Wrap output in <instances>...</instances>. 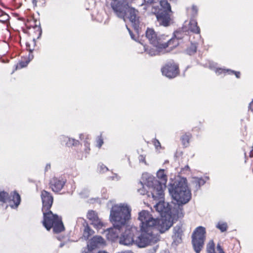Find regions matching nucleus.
<instances>
[{"mask_svg": "<svg viewBox=\"0 0 253 253\" xmlns=\"http://www.w3.org/2000/svg\"><path fill=\"white\" fill-rule=\"evenodd\" d=\"M197 44L196 43L191 42L190 45L185 50L186 53L188 55L194 54L197 50Z\"/></svg>", "mask_w": 253, "mask_h": 253, "instance_id": "25", "label": "nucleus"}, {"mask_svg": "<svg viewBox=\"0 0 253 253\" xmlns=\"http://www.w3.org/2000/svg\"><path fill=\"white\" fill-rule=\"evenodd\" d=\"M79 144V141L73 138H70L66 142V146L71 147L72 146H77Z\"/></svg>", "mask_w": 253, "mask_h": 253, "instance_id": "32", "label": "nucleus"}, {"mask_svg": "<svg viewBox=\"0 0 253 253\" xmlns=\"http://www.w3.org/2000/svg\"><path fill=\"white\" fill-rule=\"evenodd\" d=\"M189 29L190 30V31L196 34L200 33V28L198 26L197 22L195 19H191L189 22Z\"/></svg>", "mask_w": 253, "mask_h": 253, "instance_id": "22", "label": "nucleus"}, {"mask_svg": "<svg viewBox=\"0 0 253 253\" xmlns=\"http://www.w3.org/2000/svg\"><path fill=\"white\" fill-rule=\"evenodd\" d=\"M82 253H92L91 251H89V250H84L83 251ZM97 253H107L105 251H99Z\"/></svg>", "mask_w": 253, "mask_h": 253, "instance_id": "40", "label": "nucleus"}, {"mask_svg": "<svg viewBox=\"0 0 253 253\" xmlns=\"http://www.w3.org/2000/svg\"><path fill=\"white\" fill-rule=\"evenodd\" d=\"M41 198L42 202V212L50 211L53 200L50 193L45 190L42 191L41 193Z\"/></svg>", "mask_w": 253, "mask_h": 253, "instance_id": "14", "label": "nucleus"}, {"mask_svg": "<svg viewBox=\"0 0 253 253\" xmlns=\"http://www.w3.org/2000/svg\"><path fill=\"white\" fill-rule=\"evenodd\" d=\"M98 169L100 173H104L109 170L108 168L103 164H98Z\"/></svg>", "mask_w": 253, "mask_h": 253, "instance_id": "34", "label": "nucleus"}, {"mask_svg": "<svg viewBox=\"0 0 253 253\" xmlns=\"http://www.w3.org/2000/svg\"><path fill=\"white\" fill-rule=\"evenodd\" d=\"M146 37L150 43L153 46L159 45H167V42L169 39H167L168 36L165 35L158 36L153 29H147L146 31Z\"/></svg>", "mask_w": 253, "mask_h": 253, "instance_id": "9", "label": "nucleus"}, {"mask_svg": "<svg viewBox=\"0 0 253 253\" xmlns=\"http://www.w3.org/2000/svg\"><path fill=\"white\" fill-rule=\"evenodd\" d=\"M137 233L138 230L136 227L127 226L125 232L120 238V243L125 246H129L134 243L139 247L136 243V241L139 236L137 237L135 240H134V236L137 234Z\"/></svg>", "mask_w": 253, "mask_h": 253, "instance_id": "8", "label": "nucleus"}, {"mask_svg": "<svg viewBox=\"0 0 253 253\" xmlns=\"http://www.w3.org/2000/svg\"><path fill=\"white\" fill-rule=\"evenodd\" d=\"M145 4H141V6L143 7V9L145 10H147L148 7L150 6V4L152 3H156L157 1H159V0H143Z\"/></svg>", "mask_w": 253, "mask_h": 253, "instance_id": "30", "label": "nucleus"}, {"mask_svg": "<svg viewBox=\"0 0 253 253\" xmlns=\"http://www.w3.org/2000/svg\"><path fill=\"white\" fill-rule=\"evenodd\" d=\"M182 233V230L180 225H177L173 228V234L175 237H180Z\"/></svg>", "mask_w": 253, "mask_h": 253, "instance_id": "28", "label": "nucleus"}, {"mask_svg": "<svg viewBox=\"0 0 253 253\" xmlns=\"http://www.w3.org/2000/svg\"><path fill=\"white\" fill-rule=\"evenodd\" d=\"M39 29L40 30V32L41 33L42 32V30H41V28L40 27H39Z\"/></svg>", "mask_w": 253, "mask_h": 253, "instance_id": "51", "label": "nucleus"}, {"mask_svg": "<svg viewBox=\"0 0 253 253\" xmlns=\"http://www.w3.org/2000/svg\"><path fill=\"white\" fill-rule=\"evenodd\" d=\"M50 168V164H47L46 167H45V170H47Z\"/></svg>", "mask_w": 253, "mask_h": 253, "instance_id": "45", "label": "nucleus"}, {"mask_svg": "<svg viewBox=\"0 0 253 253\" xmlns=\"http://www.w3.org/2000/svg\"><path fill=\"white\" fill-rule=\"evenodd\" d=\"M215 227L218 229L221 232L226 231L228 228L227 223L223 221H218L215 225Z\"/></svg>", "mask_w": 253, "mask_h": 253, "instance_id": "27", "label": "nucleus"}, {"mask_svg": "<svg viewBox=\"0 0 253 253\" xmlns=\"http://www.w3.org/2000/svg\"><path fill=\"white\" fill-rule=\"evenodd\" d=\"M217 250L218 251V253H221L222 252H224L219 244H218L217 246Z\"/></svg>", "mask_w": 253, "mask_h": 253, "instance_id": "43", "label": "nucleus"}, {"mask_svg": "<svg viewBox=\"0 0 253 253\" xmlns=\"http://www.w3.org/2000/svg\"><path fill=\"white\" fill-rule=\"evenodd\" d=\"M206 229L199 226L194 231L192 236V244L196 253H200L203 248L206 239Z\"/></svg>", "mask_w": 253, "mask_h": 253, "instance_id": "7", "label": "nucleus"}, {"mask_svg": "<svg viewBox=\"0 0 253 253\" xmlns=\"http://www.w3.org/2000/svg\"><path fill=\"white\" fill-rule=\"evenodd\" d=\"M184 169H189V166H186L185 167V168H184Z\"/></svg>", "mask_w": 253, "mask_h": 253, "instance_id": "49", "label": "nucleus"}, {"mask_svg": "<svg viewBox=\"0 0 253 253\" xmlns=\"http://www.w3.org/2000/svg\"><path fill=\"white\" fill-rule=\"evenodd\" d=\"M131 209L125 204L116 205L112 207L110 211V219L113 227L105 231L108 240L114 241L119 236L121 230L125 227L130 217Z\"/></svg>", "mask_w": 253, "mask_h": 253, "instance_id": "3", "label": "nucleus"}, {"mask_svg": "<svg viewBox=\"0 0 253 253\" xmlns=\"http://www.w3.org/2000/svg\"><path fill=\"white\" fill-rule=\"evenodd\" d=\"M26 46L27 48L29 46V44L28 43H26Z\"/></svg>", "mask_w": 253, "mask_h": 253, "instance_id": "50", "label": "nucleus"}, {"mask_svg": "<svg viewBox=\"0 0 253 253\" xmlns=\"http://www.w3.org/2000/svg\"><path fill=\"white\" fill-rule=\"evenodd\" d=\"M153 142L156 149L161 148V144L158 140L155 139Z\"/></svg>", "mask_w": 253, "mask_h": 253, "instance_id": "39", "label": "nucleus"}, {"mask_svg": "<svg viewBox=\"0 0 253 253\" xmlns=\"http://www.w3.org/2000/svg\"><path fill=\"white\" fill-rule=\"evenodd\" d=\"M127 30H128V31L129 32V34L130 35V37H131V39H133V40H136L135 38H134V36L132 34V32L130 30V29L127 28Z\"/></svg>", "mask_w": 253, "mask_h": 253, "instance_id": "44", "label": "nucleus"}, {"mask_svg": "<svg viewBox=\"0 0 253 253\" xmlns=\"http://www.w3.org/2000/svg\"><path fill=\"white\" fill-rule=\"evenodd\" d=\"M76 223L77 225L80 226L81 228H82L83 226L87 224L86 220L82 217H78Z\"/></svg>", "mask_w": 253, "mask_h": 253, "instance_id": "33", "label": "nucleus"}, {"mask_svg": "<svg viewBox=\"0 0 253 253\" xmlns=\"http://www.w3.org/2000/svg\"><path fill=\"white\" fill-rule=\"evenodd\" d=\"M66 180L62 178H53L50 182V186L54 192H58L63 188L65 184Z\"/></svg>", "mask_w": 253, "mask_h": 253, "instance_id": "16", "label": "nucleus"}, {"mask_svg": "<svg viewBox=\"0 0 253 253\" xmlns=\"http://www.w3.org/2000/svg\"><path fill=\"white\" fill-rule=\"evenodd\" d=\"M191 134L190 133H185L181 137V141L182 144L185 147H187L189 144V141L191 138Z\"/></svg>", "mask_w": 253, "mask_h": 253, "instance_id": "29", "label": "nucleus"}, {"mask_svg": "<svg viewBox=\"0 0 253 253\" xmlns=\"http://www.w3.org/2000/svg\"><path fill=\"white\" fill-rule=\"evenodd\" d=\"M111 7L115 14L125 22L128 19L134 29L137 31L140 23L138 11L129 7L126 0H112Z\"/></svg>", "mask_w": 253, "mask_h": 253, "instance_id": "4", "label": "nucleus"}, {"mask_svg": "<svg viewBox=\"0 0 253 253\" xmlns=\"http://www.w3.org/2000/svg\"><path fill=\"white\" fill-rule=\"evenodd\" d=\"M43 225L47 230L53 228L54 232L58 233L64 230V227L60 217L53 214L50 211L43 212Z\"/></svg>", "mask_w": 253, "mask_h": 253, "instance_id": "6", "label": "nucleus"}, {"mask_svg": "<svg viewBox=\"0 0 253 253\" xmlns=\"http://www.w3.org/2000/svg\"><path fill=\"white\" fill-rule=\"evenodd\" d=\"M89 191L88 189H84L80 193V194L82 197L86 198L89 196Z\"/></svg>", "mask_w": 253, "mask_h": 253, "instance_id": "35", "label": "nucleus"}, {"mask_svg": "<svg viewBox=\"0 0 253 253\" xmlns=\"http://www.w3.org/2000/svg\"><path fill=\"white\" fill-rule=\"evenodd\" d=\"M173 41V39H169L167 42V45L163 46V45H159V46H153V47L147 49L145 45L142 44H140L139 45L142 47L143 50L139 51V52L142 53L143 51H146L150 56H156L164 54L166 52V48L169 47V45H170Z\"/></svg>", "mask_w": 253, "mask_h": 253, "instance_id": "12", "label": "nucleus"}, {"mask_svg": "<svg viewBox=\"0 0 253 253\" xmlns=\"http://www.w3.org/2000/svg\"><path fill=\"white\" fill-rule=\"evenodd\" d=\"M215 73L217 75H220L222 73L225 74L226 73H228V74H234L237 78H240V73L239 72H236L234 70H231L230 69L225 70V69H222V68L216 69L215 70Z\"/></svg>", "mask_w": 253, "mask_h": 253, "instance_id": "21", "label": "nucleus"}, {"mask_svg": "<svg viewBox=\"0 0 253 253\" xmlns=\"http://www.w3.org/2000/svg\"><path fill=\"white\" fill-rule=\"evenodd\" d=\"M20 201V196L16 192L11 193L10 195L4 191L0 192V202L8 203L12 208H17Z\"/></svg>", "mask_w": 253, "mask_h": 253, "instance_id": "10", "label": "nucleus"}, {"mask_svg": "<svg viewBox=\"0 0 253 253\" xmlns=\"http://www.w3.org/2000/svg\"><path fill=\"white\" fill-rule=\"evenodd\" d=\"M206 180L202 177H193L192 184L195 190L197 191L206 183Z\"/></svg>", "mask_w": 253, "mask_h": 253, "instance_id": "20", "label": "nucleus"}, {"mask_svg": "<svg viewBox=\"0 0 253 253\" xmlns=\"http://www.w3.org/2000/svg\"><path fill=\"white\" fill-rule=\"evenodd\" d=\"M111 178L112 180H118L120 179V178L117 174H114V175Z\"/></svg>", "mask_w": 253, "mask_h": 253, "instance_id": "42", "label": "nucleus"}, {"mask_svg": "<svg viewBox=\"0 0 253 253\" xmlns=\"http://www.w3.org/2000/svg\"><path fill=\"white\" fill-rule=\"evenodd\" d=\"M70 137H68V136H66L65 135H61L60 137V140L61 142L65 143V144L66 145V142L69 139Z\"/></svg>", "mask_w": 253, "mask_h": 253, "instance_id": "38", "label": "nucleus"}, {"mask_svg": "<svg viewBox=\"0 0 253 253\" xmlns=\"http://www.w3.org/2000/svg\"><path fill=\"white\" fill-rule=\"evenodd\" d=\"M169 13V12H167V11L159 10L155 14L159 25L165 27L169 25L170 20Z\"/></svg>", "mask_w": 253, "mask_h": 253, "instance_id": "15", "label": "nucleus"}, {"mask_svg": "<svg viewBox=\"0 0 253 253\" xmlns=\"http://www.w3.org/2000/svg\"><path fill=\"white\" fill-rule=\"evenodd\" d=\"M96 142H97V146L99 148H100L103 144V140L101 135L97 137Z\"/></svg>", "mask_w": 253, "mask_h": 253, "instance_id": "36", "label": "nucleus"}, {"mask_svg": "<svg viewBox=\"0 0 253 253\" xmlns=\"http://www.w3.org/2000/svg\"><path fill=\"white\" fill-rule=\"evenodd\" d=\"M170 217L155 218L147 211L143 210L139 212L138 219L140 221L141 234L136 241L139 247L144 248L156 243L159 237L154 233V231L157 230L161 233L167 231L172 225Z\"/></svg>", "mask_w": 253, "mask_h": 253, "instance_id": "1", "label": "nucleus"}, {"mask_svg": "<svg viewBox=\"0 0 253 253\" xmlns=\"http://www.w3.org/2000/svg\"><path fill=\"white\" fill-rule=\"evenodd\" d=\"M192 10L193 11V15H196L198 12V8L196 6L193 5L192 7Z\"/></svg>", "mask_w": 253, "mask_h": 253, "instance_id": "41", "label": "nucleus"}, {"mask_svg": "<svg viewBox=\"0 0 253 253\" xmlns=\"http://www.w3.org/2000/svg\"><path fill=\"white\" fill-rule=\"evenodd\" d=\"M84 152L85 153V157H86V155L88 154L90 151L89 148V144L87 143V142H85L84 143Z\"/></svg>", "mask_w": 253, "mask_h": 253, "instance_id": "37", "label": "nucleus"}, {"mask_svg": "<svg viewBox=\"0 0 253 253\" xmlns=\"http://www.w3.org/2000/svg\"><path fill=\"white\" fill-rule=\"evenodd\" d=\"M161 8L159 10L167 11L171 12V7L169 3L166 0H162L160 1Z\"/></svg>", "mask_w": 253, "mask_h": 253, "instance_id": "24", "label": "nucleus"}, {"mask_svg": "<svg viewBox=\"0 0 253 253\" xmlns=\"http://www.w3.org/2000/svg\"><path fill=\"white\" fill-rule=\"evenodd\" d=\"M157 180L148 173H143L142 176L143 181L139 184L142 188L138 189L141 195L147 194L148 197L152 196L154 199L162 198L164 195V189L166 188L167 176L164 169H160L157 173Z\"/></svg>", "mask_w": 253, "mask_h": 253, "instance_id": "2", "label": "nucleus"}, {"mask_svg": "<svg viewBox=\"0 0 253 253\" xmlns=\"http://www.w3.org/2000/svg\"><path fill=\"white\" fill-rule=\"evenodd\" d=\"M140 157V159H139L140 161H142V162H144L145 161H144V159L143 158V156H141Z\"/></svg>", "mask_w": 253, "mask_h": 253, "instance_id": "47", "label": "nucleus"}, {"mask_svg": "<svg viewBox=\"0 0 253 253\" xmlns=\"http://www.w3.org/2000/svg\"><path fill=\"white\" fill-rule=\"evenodd\" d=\"M87 218L91 222L92 224L96 228H100L103 226V223L99 218L97 213L93 211H89L87 214Z\"/></svg>", "mask_w": 253, "mask_h": 253, "instance_id": "19", "label": "nucleus"}, {"mask_svg": "<svg viewBox=\"0 0 253 253\" xmlns=\"http://www.w3.org/2000/svg\"><path fill=\"white\" fill-rule=\"evenodd\" d=\"M104 244L105 241L102 237L101 236H95L90 240L89 244L87 245V248L84 249V250H89V251L92 252L93 250Z\"/></svg>", "mask_w": 253, "mask_h": 253, "instance_id": "18", "label": "nucleus"}, {"mask_svg": "<svg viewBox=\"0 0 253 253\" xmlns=\"http://www.w3.org/2000/svg\"><path fill=\"white\" fill-rule=\"evenodd\" d=\"M170 39H173L174 40L173 42H171V45H169L170 48H172V47L176 46L180 43V42L178 41L182 40L188 41L189 40V37L186 33H184L183 31L179 30L175 32L174 38H171Z\"/></svg>", "mask_w": 253, "mask_h": 253, "instance_id": "17", "label": "nucleus"}, {"mask_svg": "<svg viewBox=\"0 0 253 253\" xmlns=\"http://www.w3.org/2000/svg\"><path fill=\"white\" fill-rule=\"evenodd\" d=\"M32 3L34 6L37 5V1L36 0H32Z\"/></svg>", "mask_w": 253, "mask_h": 253, "instance_id": "46", "label": "nucleus"}, {"mask_svg": "<svg viewBox=\"0 0 253 253\" xmlns=\"http://www.w3.org/2000/svg\"><path fill=\"white\" fill-rule=\"evenodd\" d=\"M163 195H164V194ZM152 198L154 200H159V202L154 205V208L156 211L160 213L161 216L170 217L171 213L170 205L168 203H166L163 200L164 196H163L162 198L157 199H154L152 196Z\"/></svg>", "mask_w": 253, "mask_h": 253, "instance_id": "11", "label": "nucleus"}, {"mask_svg": "<svg viewBox=\"0 0 253 253\" xmlns=\"http://www.w3.org/2000/svg\"><path fill=\"white\" fill-rule=\"evenodd\" d=\"M207 253H213L215 252L214 250V244L212 240L209 242L207 247Z\"/></svg>", "mask_w": 253, "mask_h": 253, "instance_id": "31", "label": "nucleus"}, {"mask_svg": "<svg viewBox=\"0 0 253 253\" xmlns=\"http://www.w3.org/2000/svg\"><path fill=\"white\" fill-rule=\"evenodd\" d=\"M163 75L169 78L175 77L178 74V67L173 61L168 63L162 69Z\"/></svg>", "mask_w": 253, "mask_h": 253, "instance_id": "13", "label": "nucleus"}, {"mask_svg": "<svg viewBox=\"0 0 253 253\" xmlns=\"http://www.w3.org/2000/svg\"><path fill=\"white\" fill-rule=\"evenodd\" d=\"M250 156L251 157H253V148L252 149V150L250 152Z\"/></svg>", "mask_w": 253, "mask_h": 253, "instance_id": "48", "label": "nucleus"}, {"mask_svg": "<svg viewBox=\"0 0 253 253\" xmlns=\"http://www.w3.org/2000/svg\"><path fill=\"white\" fill-rule=\"evenodd\" d=\"M169 191L179 206L186 204L191 199V194L188 187L186 178H180L175 180L173 183L169 184Z\"/></svg>", "mask_w": 253, "mask_h": 253, "instance_id": "5", "label": "nucleus"}, {"mask_svg": "<svg viewBox=\"0 0 253 253\" xmlns=\"http://www.w3.org/2000/svg\"><path fill=\"white\" fill-rule=\"evenodd\" d=\"M28 50H29V59L28 60H26L25 61H20L18 65H17V68L21 69L26 67L30 62V61L33 58L34 56L33 55L31 54V53L33 51V49L29 48Z\"/></svg>", "mask_w": 253, "mask_h": 253, "instance_id": "23", "label": "nucleus"}, {"mask_svg": "<svg viewBox=\"0 0 253 253\" xmlns=\"http://www.w3.org/2000/svg\"><path fill=\"white\" fill-rule=\"evenodd\" d=\"M83 230H84L83 237L85 240L88 239L89 237L91 235L92 230H91L89 227L88 224H85L83 227Z\"/></svg>", "mask_w": 253, "mask_h": 253, "instance_id": "26", "label": "nucleus"}]
</instances>
